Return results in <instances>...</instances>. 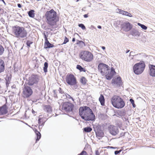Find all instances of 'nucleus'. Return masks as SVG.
Instances as JSON below:
<instances>
[{
  "mask_svg": "<svg viewBox=\"0 0 155 155\" xmlns=\"http://www.w3.org/2000/svg\"><path fill=\"white\" fill-rule=\"evenodd\" d=\"M76 68L77 69L81 71H85V69L82 68L81 65H77Z\"/></svg>",
  "mask_w": 155,
  "mask_h": 155,
  "instance_id": "28",
  "label": "nucleus"
},
{
  "mask_svg": "<svg viewBox=\"0 0 155 155\" xmlns=\"http://www.w3.org/2000/svg\"><path fill=\"white\" fill-rule=\"evenodd\" d=\"M78 155H87V154L85 151L83 150L80 154Z\"/></svg>",
  "mask_w": 155,
  "mask_h": 155,
  "instance_id": "39",
  "label": "nucleus"
},
{
  "mask_svg": "<svg viewBox=\"0 0 155 155\" xmlns=\"http://www.w3.org/2000/svg\"><path fill=\"white\" fill-rule=\"evenodd\" d=\"M99 100L100 102L101 105L102 106H104L105 103V99L104 96L101 94L100 97L99 98Z\"/></svg>",
  "mask_w": 155,
  "mask_h": 155,
  "instance_id": "22",
  "label": "nucleus"
},
{
  "mask_svg": "<svg viewBox=\"0 0 155 155\" xmlns=\"http://www.w3.org/2000/svg\"><path fill=\"white\" fill-rule=\"evenodd\" d=\"M102 48L103 49V50H105V47L104 46H102Z\"/></svg>",
  "mask_w": 155,
  "mask_h": 155,
  "instance_id": "57",
  "label": "nucleus"
},
{
  "mask_svg": "<svg viewBox=\"0 0 155 155\" xmlns=\"http://www.w3.org/2000/svg\"><path fill=\"white\" fill-rule=\"evenodd\" d=\"M54 47V45L50 43L48 40H47L46 41H45L44 44L45 48L46 49L47 48H52Z\"/></svg>",
  "mask_w": 155,
  "mask_h": 155,
  "instance_id": "18",
  "label": "nucleus"
},
{
  "mask_svg": "<svg viewBox=\"0 0 155 155\" xmlns=\"http://www.w3.org/2000/svg\"><path fill=\"white\" fill-rule=\"evenodd\" d=\"M128 12H127L125 11H124V15H125L127 16V14Z\"/></svg>",
  "mask_w": 155,
  "mask_h": 155,
  "instance_id": "51",
  "label": "nucleus"
},
{
  "mask_svg": "<svg viewBox=\"0 0 155 155\" xmlns=\"http://www.w3.org/2000/svg\"><path fill=\"white\" fill-rule=\"evenodd\" d=\"M23 92L26 97H28L32 94V91L30 87L26 86L24 88Z\"/></svg>",
  "mask_w": 155,
  "mask_h": 155,
  "instance_id": "13",
  "label": "nucleus"
},
{
  "mask_svg": "<svg viewBox=\"0 0 155 155\" xmlns=\"http://www.w3.org/2000/svg\"><path fill=\"white\" fill-rule=\"evenodd\" d=\"M84 18H87L88 17V15L87 14H85L84 15Z\"/></svg>",
  "mask_w": 155,
  "mask_h": 155,
  "instance_id": "53",
  "label": "nucleus"
},
{
  "mask_svg": "<svg viewBox=\"0 0 155 155\" xmlns=\"http://www.w3.org/2000/svg\"><path fill=\"white\" fill-rule=\"evenodd\" d=\"M79 57L83 60L87 62H90L92 60L93 55L91 52L85 51L80 52Z\"/></svg>",
  "mask_w": 155,
  "mask_h": 155,
  "instance_id": "5",
  "label": "nucleus"
},
{
  "mask_svg": "<svg viewBox=\"0 0 155 155\" xmlns=\"http://www.w3.org/2000/svg\"><path fill=\"white\" fill-rule=\"evenodd\" d=\"M133 107H135L136 106L135 104H134H134H132Z\"/></svg>",
  "mask_w": 155,
  "mask_h": 155,
  "instance_id": "58",
  "label": "nucleus"
},
{
  "mask_svg": "<svg viewBox=\"0 0 155 155\" xmlns=\"http://www.w3.org/2000/svg\"><path fill=\"white\" fill-rule=\"evenodd\" d=\"M76 41L77 44L81 48H82L85 46V44L82 41L77 40Z\"/></svg>",
  "mask_w": 155,
  "mask_h": 155,
  "instance_id": "25",
  "label": "nucleus"
},
{
  "mask_svg": "<svg viewBox=\"0 0 155 155\" xmlns=\"http://www.w3.org/2000/svg\"><path fill=\"white\" fill-rule=\"evenodd\" d=\"M110 133L113 135H115L119 132L118 127L113 125H110L108 127Z\"/></svg>",
  "mask_w": 155,
  "mask_h": 155,
  "instance_id": "12",
  "label": "nucleus"
},
{
  "mask_svg": "<svg viewBox=\"0 0 155 155\" xmlns=\"http://www.w3.org/2000/svg\"><path fill=\"white\" fill-rule=\"evenodd\" d=\"M58 91H59V93L61 94H63L64 92V91L63 90H62L61 88L60 87L59 88V89L58 90Z\"/></svg>",
  "mask_w": 155,
  "mask_h": 155,
  "instance_id": "43",
  "label": "nucleus"
},
{
  "mask_svg": "<svg viewBox=\"0 0 155 155\" xmlns=\"http://www.w3.org/2000/svg\"><path fill=\"white\" fill-rule=\"evenodd\" d=\"M4 51V48L2 45H0V55H2Z\"/></svg>",
  "mask_w": 155,
  "mask_h": 155,
  "instance_id": "32",
  "label": "nucleus"
},
{
  "mask_svg": "<svg viewBox=\"0 0 155 155\" xmlns=\"http://www.w3.org/2000/svg\"><path fill=\"white\" fill-rule=\"evenodd\" d=\"M17 5H18V7L19 8H21V4H19V3L18 4H17Z\"/></svg>",
  "mask_w": 155,
  "mask_h": 155,
  "instance_id": "52",
  "label": "nucleus"
},
{
  "mask_svg": "<svg viewBox=\"0 0 155 155\" xmlns=\"http://www.w3.org/2000/svg\"><path fill=\"white\" fill-rule=\"evenodd\" d=\"M45 16L47 20V23L51 26L55 25L58 21L57 16V13L53 9L47 12Z\"/></svg>",
  "mask_w": 155,
  "mask_h": 155,
  "instance_id": "2",
  "label": "nucleus"
},
{
  "mask_svg": "<svg viewBox=\"0 0 155 155\" xmlns=\"http://www.w3.org/2000/svg\"><path fill=\"white\" fill-rule=\"evenodd\" d=\"M115 73V72L114 70V69L113 68H111V74L113 76Z\"/></svg>",
  "mask_w": 155,
  "mask_h": 155,
  "instance_id": "37",
  "label": "nucleus"
},
{
  "mask_svg": "<svg viewBox=\"0 0 155 155\" xmlns=\"http://www.w3.org/2000/svg\"><path fill=\"white\" fill-rule=\"evenodd\" d=\"M112 83L115 86L120 87L121 85L122 81L120 77H117L116 78L113 79L112 81Z\"/></svg>",
  "mask_w": 155,
  "mask_h": 155,
  "instance_id": "14",
  "label": "nucleus"
},
{
  "mask_svg": "<svg viewBox=\"0 0 155 155\" xmlns=\"http://www.w3.org/2000/svg\"><path fill=\"white\" fill-rule=\"evenodd\" d=\"M131 34L134 37H139L140 35V33L136 30H133L131 32Z\"/></svg>",
  "mask_w": 155,
  "mask_h": 155,
  "instance_id": "20",
  "label": "nucleus"
},
{
  "mask_svg": "<svg viewBox=\"0 0 155 155\" xmlns=\"http://www.w3.org/2000/svg\"><path fill=\"white\" fill-rule=\"evenodd\" d=\"M34 11L33 10H31L28 12V15L29 17L34 18L35 17Z\"/></svg>",
  "mask_w": 155,
  "mask_h": 155,
  "instance_id": "26",
  "label": "nucleus"
},
{
  "mask_svg": "<svg viewBox=\"0 0 155 155\" xmlns=\"http://www.w3.org/2000/svg\"><path fill=\"white\" fill-rule=\"evenodd\" d=\"M41 118L39 117L38 120V123L39 124V129L41 128L44 125L45 122L46 121V120H44V121L41 120Z\"/></svg>",
  "mask_w": 155,
  "mask_h": 155,
  "instance_id": "21",
  "label": "nucleus"
},
{
  "mask_svg": "<svg viewBox=\"0 0 155 155\" xmlns=\"http://www.w3.org/2000/svg\"><path fill=\"white\" fill-rule=\"evenodd\" d=\"M35 112V111L33 110H32V113L33 114H34Z\"/></svg>",
  "mask_w": 155,
  "mask_h": 155,
  "instance_id": "59",
  "label": "nucleus"
},
{
  "mask_svg": "<svg viewBox=\"0 0 155 155\" xmlns=\"http://www.w3.org/2000/svg\"><path fill=\"white\" fill-rule=\"evenodd\" d=\"M132 27V25L127 21L124 22L121 25L122 29L125 32H127L130 30Z\"/></svg>",
  "mask_w": 155,
  "mask_h": 155,
  "instance_id": "11",
  "label": "nucleus"
},
{
  "mask_svg": "<svg viewBox=\"0 0 155 155\" xmlns=\"http://www.w3.org/2000/svg\"><path fill=\"white\" fill-rule=\"evenodd\" d=\"M130 51V50H128L127 51H126V53H128L129 51Z\"/></svg>",
  "mask_w": 155,
  "mask_h": 155,
  "instance_id": "60",
  "label": "nucleus"
},
{
  "mask_svg": "<svg viewBox=\"0 0 155 155\" xmlns=\"http://www.w3.org/2000/svg\"><path fill=\"white\" fill-rule=\"evenodd\" d=\"M66 81L68 84L71 85H75L77 83L75 77L71 74L67 75L66 77Z\"/></svg>",
  "mask_w": 155,
  "mask_h": 155,
  "instance_id": "8",
  "label": "nucleus"
},
{
  "mask_svg": "<svg viewBox=\"0 0 155 155\" xmlns=\"http://www.w3.org/2000/svg\"><path fill=\"white\" fill-rule=\"evenodd\" d=\"M45 41H46L47 40H48L47 36L46 35H45Z\"/></svg>",
  "mask_w": 155,
  "mask_h": 155,
  "instance_id": "54",
  "label": "nucleus"
},
{
  "mask_svg": "<svg viewBox=\"0 0 155 155\" xmlns=\"http://www.w3.org/2000/svg\"><path fill=\"white\" fill-rule=\"evenodd\" d=\"M149 74L150 76L153 77H155V65L151 64H149Z\"/></svg>",
  "mask_w": 155,
  "mask_h": 155,
  "instance_id": "15",
  "label": "nucleus"
},
{
  "mask_svg": "<svg viewBox=\"0 0 155 155\" xmlns=\"http://www.w3.org/2000/svg\"><path fill=\"white\" fill-rule=\"evenodd\" d=\"M66 97L68 99H71L72 101H74V99L73 98L71 97L70 95L67 94L66 95Z\"/></svg>",
  "mask_w": 155,
  "mask_h": 155,
  "instance_id": "41",
  "label": "nucleus"
},
{
  "mask_svg": "<svg viewBox=\"0 0 155 155\" xmlns=\"http://www.w3.org/2000/svg\"><path fill=\"white\" fill-rule=\"evenodd\" d=\"M119 114H120V115L121 116V117H125L126 115V113L124 111H121L120 112Z\"/></svg>",
  "mask_w": 155,
  "mask_h": 155,
  "instance_id": "33",
  "label": "nucleus"
},
{
  "mask_svg": "<svg viewBox=\"0 0 155 155\" xmlns=\"http://www.w3.org/2000/svg\"><path fill=\"white\" fill-rule=\"evenodd\" d=\"M134 52H133V51H131L130 52V55H131L132 56H134Z\"/></svg>",
  "mask_w": 155,
  "mask_h": 155,
  "instance_id": "48",
  "label": "nucleus"
},
{
  "mask_svg": "<svg viewBox=\"0 0 155 155\" xmlns=\"http://www.w3.org/2000/svg\"><path fill=\"white\" fill-rule=\"evenodd\" d=\"M44 66L43 68L44 71L46 73L47 72V68L48 66V63L47 62H45L44 64Z\"/></svg>",
  "mask_w": 155,
  "mask_h": 155,
  "instance_id": "27",
  "label": "nucleus"
},
{
  "mask_svg": "<svg viewBox=\"0 0 155 155\" xmlns=\"http://www.w3.org/2000/svg\"><path fill=\"white\" fill-rule=\"evenodd\" d=\"M97 28L99 29L101 28V27L100 25H98L97 26Z\"/></svg>",
  "mask_w": 155,
  "mask_h": 155,
  "instance_id": "55",
  "label": "nucleus"
},
{
  "mask_svg": "<svg viewBox=\"0 0 155 155\" xmlns=\"http://www.w3.org/2000/svg\"><path fill=\"white\" fill-rule=\"evenodd\" d=\"M112 75L110 74V75H106V78L107 80H110L111 79L112 77Z\"/></svg>",
  "mask_w": 155,
  "mask_h": 155,
  "instance_id": "42",
  "label": "nucleus"
},
{
  "mask_svg": "<svg viewBox=\"0 0 155 155\" xmlns=\"http://www.w3.org/2000/svg\"><path fill=\"white\" fill-rule=\"evenodd\" d=\"M127 16H128L130 17H132V15L130 13L128 12L127 15Z\"/></svg>",
  "mask_w": 155,
  "mask_h": 155,
  "instance_id": "47",
  "label": "nucleus"
},
{
  "mask_svg": "<svg viewBox=\"0 0 155 155\" xmlns=\"http://www.w3.org/2000/svg\"><path fill=\"white\" fill-rule=\"evenodd\" d=\"M111 102L113 106L118 109L122 108L125 105L123 100L118 96H114L111 98Z\"/></svg>",
  "mask_w": 155,
  "mask_h": 155,
  "instance_id": "4",
  "label": "nucleus"
},
{
  "mask_svg": "<svg viewBox=\"0 0 155 155\" xmlns=\"http://www.w3.org/2000/svg\"><path fill=\"white\" fill-rule=\"evenodd\" d=\"M96 133L97 137L99 139L103 136L104 133L101 131H98Z\"/></svg>",
  "mask_w": 155,
  "mask_h": 155,
  "instance_id": "23",
  "label": "nucleus"
},
{
  "mask_svg": "<svg viewBox=\"0 0 155 155\" xmlns=\"http://www.w3.org/2000/svg\"><path fill=\"white\" fill-rule=\"evenodd\" d=\"M33 42L30 41L28 40L27 41L26 44L28 47H30V45Z\"/></svg>",
  "mask_w": 155,
  "mask_h": 155,
  "instance_id": "36",
  "label": "nucleus"
},
{
  "mask_svg": "<svg viewBox=\"0 0 155 155\" xmlns=\"http://www.w3.org/2000/svg\"><path fill=\"white\" fill-rule=\"evenodd\" d=\"M79 114L82 119L85 120H93L95 116L92 111L87 106L81 107L79 109Z\"/></svg>",
  "mask_w": 155,
  "mask_h": 155,
  "instance_id": "1",
  "label": "nucleus"
},
{
  "mask_svg": "<svg viewBox=\"0 0 155 155\" xmlns=\"http://www.w3.org/2000/svg\"><path fill=\"white\" fill-rule=\"evenodd\" d=\"M7 108L5 104L0 107V114H7Z\"/></svg>",
  "mask_w": 155,
  "mask_h": 155,
  "instance_id": "16",
  "label": "nucleus"
},
{
  "mask_svg": "<svg viewBox=\"0 0 155 155\" xmlns=\"http://www.w3.org/2000/svg\"><path fill=\"white\" fill-rule=\"evenodd\" d=\"M0 1H3V2L4 3H5V2L4 0H0Z\"/></svg>",
  "mask_w": 155,
  "mask_h": 155,
  "instance_id": "63",
  "label": "nucleus"
},
{
  "mask_svg": "<svg viewBox=\"0 0 155 155\" xmlns=\"http://www.w3.org/2000/svg\"><path fill=\"white\" fill-rule=\"evenodd\" d=\"M43 109L45 111L48 113H51L52 111L51 107L50 106L48 105H46L44 106Z\"/></svg>",
  "mask_w": 155,
  "mask_h": 155,
  "instance_id": "19",
  "label": "nucleus"
},
{
  "mask_svg": "<svg viewBox=\"0 0 155 155\" xmlns=\"http://www.w3.org/2000/svg\"><path fill=\"white\" fill-rule=\"evenodd\" d=\"M39 81L38 77L37 75H32L29 77L26 81V83L29 86H36Z\"/></svg>",
  "mask_w": 155,
  "mask_h": 155,
  "instance_id": "7",
  "label": "nucleus"
},
{
  "mask_svg": "<svg viewBox=\"0 0 155 155\" xmlns=\"http://www.w3.org/2000/svg\"><path fill=\"white\" fill-rule=\"evenodd\" d=\"M53 96L55 98H57V95L56 93V92L55 90H53Z\"/></svg>",
  "mask_w": 155,
  "mask_h": 155,
  "instance_id": "40",
  "label": "nucleus"
},
{
  "mask_svg": "<svg viewBox=\"0 0 155 155\" xmlns=\"http://www.w3.org/2000/svg\"><path fill=\"white\" fill-rule=\"evenodd\" d=\"M106 148H110V149H115L117 148V147H110V146H108L106 147Z\"/></svg>",
  "mask_w": 155,
  "mask_h": 155,
  "instance_id": "45",
  "label": "nucleus"
},
{
  "mask_svg": "<svg viewBox=\"0 0 155 155\" xmlns=\"http://www.w3.org/2000/svg\"><path fill=\"white\" fill-rule=\"evenodd\" d=\"M41 119H42L41 120L42 121H44V120H46V121L47 120V119L45 117H43Z\"/></svg>",
  "mask_w": 155,
  "mask_h": 155,
  "instance_id": "49",
  "label": "nucleus"
},
{
  "mask_svg": "<svg viewBox=\"0 0 155 155\" xmlns=\"http://www.w3.org/2000/svg\"><path fill=\"white\" fill-rule=\"evenodd\" d=\"M145 67V64L143 61H140L139 63L136 64L133 67L134 73L137 75L141 74L143 72Z\"/></svg>",
  "mask_w": 155,
  "mask_h": 155,
  "instance_id": "6",
  "label": "nucleus"
},
{
  "mask_svg": "<svg viewBox=\"0 0 155 155\" xmlns=\"http://www.w3.org/2000/svg\"><path fill=\"white\" fill-rule=\"evenodd\" d=\"M74 107L73 105L69 102H65L63 103L61 110L63 111L67 112L72 111Z\"/></svg>",
  "mask_w": 155,
  "mask_h": 155,
  "instance_id": "9",
  "label": "nucleus"
},
{
  "mask_svg": "<svg viewBox=\"0 0 155 155\" xmlns=\"http://www.w3.org/2000/svg\"><path fill=\"white\" fill-rule=\"evenodd\" d=\"M124 119L125 120H127V118L125 117Z\"/></svg>",
  "mask_w": 155,
  "mask_h": 155,
  "instance_id": "62",
  "label": "nucleus"
},
{
  "mask_svg": "<svg viewBox=\"0 0 155 155\" xmlns=\"http://www.w3.org/2000/svg\"><path fill=\"white\" fill-rule=\"evenodd\" d=\"M35 131L37 136V139L36 140V142H37L40 139L41 136L40 133L36 129L35 130Z\"/></svg>",
  "mask_w": 155,
  "mask_h": 155,
  "instance_id": "24",
  "label": "nucleus"
},
{
  "mask_svg": "<svg viewBox=\"0 0 155 155\" xmlns=\"http://www.w3.org/2000/svg\"><path fill=\"white\" fill-rule=\"evenodd\" d=\"M86 78L84 77H82L80 79V82L83 84L84 85L86 83Z\"/></svg>",
  "mask_w": 155,
  "mask_h": 155,
  "instance_id": "29",
  "label": "nucleus"
},
{
  "mask_svg": "<svg viewBox=\"0 0 155 155\" xmlns=\"http://www.w3.org/2000/svg\"><path fill=\"white\" fill-rule=\"evenodd\" d=\"M79 1V0H77V2H78Z\"/></svg>",
  "mask_w": 155,
  "mask_h": 155,
  "instance_id": "64",
  "label": "nucleus"
},
{
  "mask_svg": "<svg viewBox=\"0 0 155 155\" xmlns=\"http://www.w3.org/2000/svg\"><path fill=\"white\" fill-rule=\"evenodd\" d=\"M121 151V150H120L118 151H116L114 152V153L115 154L117 155Z\"/></svg>",
  "mask_w": 155,
  "mask_h": 155,
  "instance_id": "44",
  "label": "nucleus"
},
{
  "mask_svg": "<svg viewBox=\"0 0 155 155\" xmlns=\"http://www.w3.org/2000/svg\"><path fill=\"white\" fill-rule=\"evenodd\" d=\"M78 26L83 30H85L86 29L84 25L82 24H79L78 25Z\"/></svg>",
  "mask_w": 155,
  "mask_h": 155,
  "instance_id": "34",
  "label": "nucleus"
},
{
  "mask_svg": "<svg viewBox=\"0 0 155 155\" xmlns=\"http://www.w3.org/2000/svg\"><path fill=\"white\" fill-rule=\"evenodd\" d=\"M108 66L103 63L100 64L98 67V69L102 74H105L107 73V71L109 70Z\"/></svg>",
  "mask_w": 155,
  "mask_h": 155,
  "instance_id": "10",
  "label": "nucleus"
},
{
  "mask_svg": "<svg viewBox=\"0 0 155 155\" xmlns=\"http://www.w3.org/2000/svg\"><path fill=\"white\" fill-rule=\"evenodd\" d=\"M75 41V39L74 38H73L72 39V41L73 42H74V41Z\"/></svg>",
  "mask_w": 155,
  "mask_h": 155,
  "instance_id": "56",
  "label": "nucleus"
},
{
  "mask_svg": "<svg viewBox=\"0 0 155 155\" xmlns=\"http://www.w3.org/2000/svg\"><path fill=\"white\" fill-rule=\"evenodd\" d=\"M130 101L132 104H134V101L132 99L130 98Z\"/></svg>",
  "mask_w": 155,
  "mask_h": 155,
  "instance_id": "46",
  "label": "nucleus"
},
{
  "mask_svg": "<svg viewBox=\"0 0 155 155\" xmlns=\"http://www.w3.org/2000/svg\"><path fill=\"white\" fill-rule=\"evenodd\" d=\"M68 41H69L68 39L66 37H65L64 39V42L63 43H62V45H63L64 44H66L68 42Z\"/></svg>",
  "mask_w": 155,
  "mask_h": 155,
  "instance_id": "38",
  "label": "nucleus"
},
{
  "mask_svg": "<svg viewBox=\"0 0 155 155\" xmlns=\"http://www.w3.org/2000/svg\"><path fill=\"white\" fill-rule=\"evenodd\" d=\"M92 130V129L90 127H87L84 128V131L86 132H89Z\"/></svg>",
  "mask_w": 155,
  "mask_h": 155,
  "instance_id": "31",
  "label": "nucleus"
},
{
  "mask_svg": "<svg viewBox=\"0 0 155 155\" xmlns=\"http://www.w3.org/2000/svg\"><path fill=\"white\" fill-rule=\"evenodd\" d=\"M117 11H118V12L120 14H122V15H124V11L120 9H117Z\"/></svg>",
  "mask_w": 155,
  "mask_h": 155,
  "instance_id": "35",
  "label": "nucleus"
},
{
  "mask_svg": "<svg viewBox=\"0 0 155 155\" xmlns=\"http://www.w3.org/2000/svg\"><path fill=\"white\" fill-rule=\"evenodd\" d=\"M96 155H99V152L98 150L96 151Z\"/></svg>",
  "mask_w": 155,
  "mask_h": 155,
  "instance_id": "50",
  "label": "nucleus"
},
{
  "mask_svg": "<svg viewBox=\"0 0 155 155\" xmlns=\"http://www.w3.org/2000/svg\"><path fill=\"white\" fill-rule=\"evenodd\" d=\"M5 64L4 61L0 59V73L3 72L5 70Z\"/></svg>",
  "mask_w": 155,
  "mask_h": 155,
  "instance_id": "17",
  "label": "nucleus"
},
{
  "mask_svg": "<svg viewBox=\"0 0 155 155\" xmlns=\"http://www.w3.org/2000/svg\"><path fill=\"white\" fill-rule=\"evenodd\" d=\"M12 32L15 36L18 38H26L27 35V31L25 28L18 26L13 27Z\"/></svg>",
  "mask_w": 155,
  "mask_h": 155,
  "instance_id": "3",
  "label": "nucleus"
},
{
  "mask_svg": "<svg viewBox=\"0 0 155 155\" xmlns=\"http://www.w3.org/2000/svg\"><path fill=\"white\" fill-rule=\"evenodd\" d=\"M137 25L140 26L141 28H142L143 29L146 30L147 29V27L145 25L142 24L140 23H138Z\"/></svg>",
  "mask_w": 155,
  "mask_h": 155,
  "instance_id": "30",
  "label": "nucleus"
},
{
  "mask_svg": "<svg viewBox=\"0 0 155 155\" xmlns=\"http://www.w3.org/2000/svg\"><path fill=\"white\" fill-rule=\"evenodd\" d=\"M9 84L8 82H7L6 83V85L7 86V84Z\"/></svg>",
  "mask_w": 155,
  "mask_h": 155,
  "instance_id": "61",
  "label": "nucleus"
}]
</instances>
